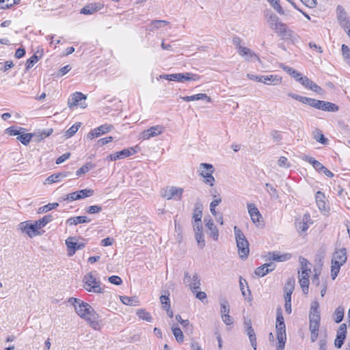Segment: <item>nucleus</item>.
<instances>
[{
	"mask_svg": "<svg viewBox=\"0 0 350 350\" xmlns=\"http://www.w3.org/2000/svg\"><path fill=\"white\" fill-rule=\"evenodd\" d=\"M32 138H33V133H22L21 132L16 137L18 141L25 146L30 142Z\"/></svg>",
	"mask_w": 350,
	"mask_h": 350,
	"instance_id": "obj_35",
	"label": "nucleus"
},
{
	"mask_svg": "<svg viewBox=\"0 0 350 350\" xmlns=\"http://www.w3.org/2000/svg\"><path fill=\"white\" fill-rule=\"evenodd\" d=\"M309 329L310 332L311 342L317 340L319 336V329L320 327L321 316L319 310V304L317 301H313L311 304L309 312Z\"/></svg>",
	"mask_w": 350,
	"mask_h": 350,
	"instance_id": "obj_3",
	"label": "nucleus"
},
{
	"mask_svg": "<svg viewBox=\"0 0 350 350\" xmlns=\"http://www.w3.org/2000/svg\"><path fill=\"white\" fill-rule=\"evenodd\" d=\"M325 196L323 193L319 191L315 195L317 204L320 210L325 211L327 209V204L325 201Z\"/></svg>",
	"mask_w": 350,
	"mask_h": 350,
	"instance_id": "obj_26",
	"label": "nucleus"
},
{
	"mask_svg": "<svg viewBox=\"0 0 350 350\" xmlns=\"http://www.w3.org/2000/svg\"><path fill=\"white\" fill-rule=\"evenodd\" d=\"M234 232L239 255L242 259L247 258L250 252L249 242L243 232L236 226H234Z\"/></svg>",
	"mask_w": 350,
	"mask_h": 350,
	"instance_id": "obj_5",
	"label": "nucleus"
},
{
	"mask_svg": "<svg viewBox=\"0 0 350 350\" xmlns=\"http://www.w3.org/2000/svg\"><path fill=\"white\" fill-rule=\"evenodd\" d=\"M267 255L269 260H273L278 262H284L291 258V254L290 253L280 254L278 252H269Z\"/></svg>",
	"mask_w": 350,
	"mask_h": 350,
	"instance_id": "obj_22",
	"label": "nucleus"
},
{
	"mask_svg": "<svg viewBox=\"0 0 350 350\" xmlns=\"http://www.w3.org/2000/svg\"><path fill=\"white\" fill-rule=\"evenodd\" d=\"M58 206H59L58 203H56V202L49 203L46 205L40 207L38 210V213H46L53 208H55Z\"/></svg>",
	"mask_w": 350,
	"mask_h": 350,
	"instance_id": "obj_44",
	"label": "nucleus"
},
{
	"mask_svg": "<svg viewBox=\"0 0 350 350\" xmlns=\"http://www.w3.org/2000/svg\"><path fill=\"white\" fill-rule=\"evenodd\" d=\"M53 220V216L51 215H47L44 216L42 218L35 221L39 229L45 226L47 224L52 221Z\"/></svg>",
	"mask_w": 350,
	"mask_h": 350,
	"instance_id": "obj_33",
	"label": "nucleus"
},
{
	"mask_svg": "<svg viewBox=\"0 0 350 350\" xmlns=\"http://www.w3.org/2000/svg\"><path fill=\"white\" fill-rule=\"evenodd\" d=\"M335 322L337 323H340L344 317V308L342 307H338L334 312Z\"/></svg>",
	"mask_w": 350,
	"mask_h": 350,
	"instance_id": "obj_45",
	"label": "nucleus"
},
{
	"mask_svg": "<svg viewBox=\"0 0 350 350\" xmlns=\"http://www.w3.org/2000/svg\"><path fill=\"white\" fill-rule=\"evenodd\" d=\"M184 284L190 288L193 293L200 288V279L197 273H194L192 276L189 275V272L185 271L183 278Z\"/></svg>",
	"mask_w": 350,
	"mask_h": 350,
	"instance_id": "obj_11",
	"label": "nucleus"
},
{
	"mask_svg": "<svg viewBox=\"0 0 350 350\" xmlns=\"http://www.w3.org/2000/svg\"><path fill=\"white\" fill-rule=\"evenodd\" d=\"M302 159L306 162H308L314 168L318 171L319 172H321L322 170H323L324 166L319 161H317L314 158L310 157L308 155H304L302 157Z\"/></svg>",
	"mask_w": 350,
	"mask_h": 350,
	"instance_id": "obj_25",
	"label": "nucleus"
},
{
	"mask_svg": "<svg viewBox=\"0 0 350 350\" xmlns=\"http://www.w3.org/2000/svg\"><path fill=\"white\" fill-rule=\"evenodd\" d=\"M21 230L25 232L30 238L34 237L38 234L40 232H38V228L36 223L34 224H28L27 222H21L20 224Z\"/></svg>",
	"mask_w": 350,
	"mask_h": 350,
	"instance_id": "obj_15",
	"label": "nucleus"
},
{
	"mask_svg": "<svg viewBox=\"0 0 350 350\" xmlns=\"http://www.w3.org/2000/svg\"><path fill=\"white\" fill-rule=\"evenodd\" d=\"M83 282L84 283V288L88 291L95 293H103V288L100 287L101 282L96 278V271H91L85 275Z\"/></svg>",
	"mask_w": 350,
	"mask_h": 350,
	"instance_id": "obj_6",
	"label": "nucleus"
},
{
	"mask_svg": "<svg viewBox=\"0 0 350 350\" xmlns=\"http://www.w3.org/2000/svg\"><path fill=\"white\" fill-rule=\"evenodd\" d=\"M172 330L177 342L180 343L183 342L184 340V335L180 328L178 327L172 326Z\"/></svg>",
	"mask_w": 350,
	"mask_h": 350,
	"instance_id": "obj_38",
	"label": "nucleus"
},
{
	"mask_svg": "<svg viewBox=\"0 0 350 350\" xmlns=\"http://www.w3.org/2000/svg\"><path fill=\"white\" fill-rule=\"evenodd\" d=\"M221 306V315H224V314H229L230 313V306L228 304V302L227 300L224 299L220 303Z\"/></svg>",
	"mask_w": 350,
	"mask_h": 350,
	"instance_id": "obj_53",
	"label": "nucleus"
},
{
	"mask_svg": "<svg viewBox=\"0 0 350 350\" xmlns=\"http://www.w3.org/2000/svg\"><path fill=\"white\" fill-rule=\"evenodd\" d=\"M81 126V123L78 122L75 124H73L68 130L66 131L65 133V137L66 138H70L72 135H74L77 131L79 130V127Z\"/></svg>",
	"mask_w": 350,
	"mask_h": 350,
	"instance_id": "obj_43",
	"label": "nucleus"
},
{
	"mask_svg": "<svg viewBox=\"0 0 350 350\" xmlns=\"http://www.w3.org/2000/svg\"><path fill=\"white\" fill-rule=\"evenodd\" d=\"M69 302L73 305L79 316L85 319L94 329H99V315L89 304L74 297L70 298Z\"/></svg>",
	"mask_w": 350,
	"mask_h": 350,
	"instance_id": "obj_2",
	"label": "nucleus"
},
{
	"mask_svg": "<svg viewBox=\"0 0 350 350\" xmlns=\"http://www.w3.org/2000/svg\"><path fill=\"white\" fill-rule=\"evenodd\" d=\"M101 211H102V207L98 205L90 206L86 208V212L90 214L98 213H100Z\"/></svg>",
	"mask_w": 350,
	"mask_h": 350,
	"instance_id": "obj_61",
	"label": "nucleus"
},
{
	"mask_svg": "<svg viewBox=\"0 0 350 350\" xmlns=\"http://www.w3.org/2000/svg\"><path fill=\"white\" fill-rule=\"evenodd\" d=\"M268 1L271 4L273 8L280 14H284V12L279 3V0H268Z\"/></svg>",
	"mask_w": 350,
	"mask_h": 350,
	"instance_id": "obj_55",
	"label": "nucleus"
},
{
	"mask_svg": "<svg viewBox=\"0 0 350 350\" xmlns=\"http://www.w3.org/2000/svg\"><path fill=\"white\" fill-rule=\"evenodd\" d=\"M168 24V22L166 21H163V20H156V21H153L151 23V26H152V28H151V30H154V29H157L164 25H166Z\"/></svg>",
	"mask_w": 350,
	"mask_h": 350,
	"instance_id": "obj_52",
	"label": "nucleus"
},
{
	"mask_svg": "<svg viewBox=\"0 0 350 350\" xmlns=\"http://www.w3.org/2000/svg\"><path fill=\"white\" fill-rule=\"evenodd\" d=\"M38 61V57L36 55H33L30 58H29L26 62V69L29 70Z\"/></svg>",
	"mask_w": 350,
	"mask_h": 350,
	"instance_id": "obj_56",
	"label": "nucleus"
},
{
	"mask_svg": "<svg viewBox=\"0 0 350 350\" xmlns=\"http://www.w3.org/2000/svg\"><path fill=\"white\" fill-rule=\"evenodd\" d=\"M296 100L301 101L303 103L307 104L309 106L313 107L316 109L319 107V103L320 102L319 100H316L311 98H308L305 96H297L296 97Z\"/></svg>",
	"mask_w": 350,
	"mask_h": 350,
	"instance_id": "obj_31",
	"label": "nucleus"
},
{
	"mask_svg": "<svg viewBox=\"0 0 350 350\" xmlns=\"http://www.w3.org/2000/svg\"><path fill=\"white\" fill-rule=\"evenodd\" d=\"M21 0H0V8L8 9L13 5L18 4Z\"/></svg>",
	"mask_w": 350,
	"mask_h": 350,
	"instance_id": "obj_42",
	"label": "nucleus"
},
{
	"mask_svg": "<svg viewBox=\"0 0 350 350\" xmlns=\"http://www.w3.org/2000/svg\"><path fill=\"white\" fill-rule=\"evenodd\" d=\"M53 132V129H49L46 130L38 131L33 133V139L36 142H40L42 139L49 137Z\"/></svg>",
	"mask_w": 350,
	"mask_h": 350,
	"instance_id": "obj_29",
	"label": "nucleus"
},
{
	"mask_svg": "<svg viewBox=\"0 0 350 350\" xmlns=\"http://www.w3.org/2000/svg\"><path fill=\"white\" fill-rule=\"evenodd\" d=\"M257 81L261 82L266 85H278L281 81V78L276 75H260V77H256Z\"/></svg>",
	"mask_w": 350,
	"mask_h": 350,
	"instance_id": "obj_18",
	"label": "nucleus"
},
{
	"mask_svg": "<svg viewBox=\"0 0 350 350\" xmlns=\"http://www.w3.org/2000/svg\"><path fill=\"white\" fill-rule=\"evenodd\" d=\"M267 21L269 27L274 31L277 36L283 40H290L293 44L297 43L299 36L288 26L280 21L278 16L273 13L266 14Z\"/></svg>",
	"mask_w": 350,
	"mask_h": 350,
	"instance_id": "obj_1",
	"label": "nucleus"
},
{
	"mask_svg": "<svg viewBox=\"0 0 350 350\" xmlns=\"http://www.w3.org/2000/svg\"><path fill=\"white\" fill-rule=\"evenodd\" d=\"M165 131V127L162 125H156L152 126L140 133V139L148 140L151 137H154L162 134Z\"/></svg>",
	"mask_w": 350,
	"mask_h": 350,
	"instance_id": "obj_13",
	"label": "nucleus"
},
{
	"mask_svg": "<svg viewBox=\"0 0 350 350\" xmlns=\"http://www.w3.org/2000/svg\"><path fill=\"white\" fill-rule=\"evenodd\" d=\"M247 207L252 221L256 226H258L260 224L262 215L258 208L252 203L247 204Z\"/></svg>",
	"mask_w": 350,
	"mask_h": 350,
	"instance_id": "obj_16",
	"label": "nucleus"
},
{
	"mask_svg": "<svg viewBox=\"0 0 350 350\" xmlns=\"http://www.w3.org/2000/svg\"><path fill=\"white\" fill-rule=\"evenodd\" d=\"M87 96L81 92H76L73 93L68 100V106L72 109L74 107H80L81 108H85L87 104L85 103Z\"/></svg>",
	"mask_w": 350,
	"mask_h": 350,
	"instance_id": "obj_9",
	"label": "nucleus"
},
{
	"mask_svg": "<svg viewBox=\"0 0 350 350\" xmlns=\"http://www.w3.org/2000/svg\"><path fill=\"white\" fill-rule=\"evenodd\" d=\"M103 8V4L100 2L90 3L85 5L81 10V13L88 15L92 14Z\"/></svg>",
	"mask_w": 350,
	"mask_h": 350,
	"instance_id": "obj_19",
	"label": "nucleus"
},
{
	"mask_svg": "<svg viewBox=\"0 0 350 350\" xmlns=\"http://www.w3.org/2000/svg\"><path fill=\"white\" fill-rule=\"evenodd\" d=\"M341 50L344 59L349 61L350 62V49L349 48V46L345 44H342Z\"/></svg>",
	"mask_w": 350,
	"mask_h": 350,
	"instance_id": "obj_60",
	"label": "nucleus"
},
{
	"mask_svg": "<svg viewBox=\"0 0 350 350\" xmlns=\"http://www.w3.org/2000/svg\"><path fill=\"white\" fill-rule=\"evenodd\" d=\"M299 82L305 88H319L307 77L301 76V77L299 78Z\"/></svg>",
	"mask_w": 350,
	"mask_h": 350,
	"instance_id": "obj_39",
	"label": "nucleus"
},
{
	"mask_svg": "<svg viewBox=\"0 0 350 350\" xmlns=\"http://www.w3.org/2000/svg\"><path fill=\"white\" fill-rule=\"evenodd\" d=\"M94 167V165L93 163H92L91 162H88L85 165L81 167L76 172V174H77V176H79L84 174L86 172H89L90 170L93 169Z\"/></svg>",
	"mask_w": 350,
	"mask_h": 350,
	"instance_id": "obj_41",
	"label": "nucleus"
},
{
	"mask_svg": "<svg viewBox=\"0 0 350 350\" xmlns=\"http://www.w3.org/2000/svg\"><path fill=\"white\" fill-rule=\"evenodd\" d=\"M346 338V336H342V334L336 335V338L334 340V345L336 348L340 349L342 346L344 341Z\"/></svg>",
	"mask_w": 350,
	"mask_h": 350,
	"instance_id": "obj_54",
	"label": "nucleus"
},
{
	"mask_svg": "<svg viewBox=\"0 0 350 350\" xmlns=\"http://www.w3.org/2000/svg\"><path fill=\"white\" fill-rule=\"evenodd\" d=\"M200 175L205 178L204 183L210 186L215 183V178L213 176L214 168L213 165L203 163L200 165Z\"/></svg>",
	"mask_w": 350,
	"mask_h": 350,
	"instance_id": "obj_10",
	"label": "nucleus"
},
{
	"mask_svg": "<svg viewBox=\"0 0 350 350\" xmlns=\"http://www.w3.org/2000/svg\"><path fill=\"white\" fill-rule=\"evenodd\" d=\"M136 314L139 319L145 320L148 322H151L152 320V318L149 312H146L144 309L137 310Z\"/></svg>",
	"mask_w": 350,
	"mask_h": 350,
	"instance_id": "obj_40",
	"label": "nucleus"
},
{
	"mask_svg": "<svg viewBox=\"0 0 350 350\" xmlns=\"http://www.w3.org/2000/svg\"><path fill=\"white\" fill-rule=\"evenodd\" d=\"M163 292L164 294L160 296L162 308H170V292L168 291H164Z\"/></svg>",
	"mask_w": 350,
	"mask_h": 350,
	"instance_id": "obj_36",
	"label": "nucleus"
},
{
	"mask_svg": "<svg viewBox=\"0 0 350 350\" xmlns=\"http://www.w3.org/2000/svg\"><path fill=\"white\" fill-rule=\"evenodd\" d=\"M202 216V205L200 202L195 204V208L193 213V218L194 221H201Z\"/></svg>",
	"mask_w": 350,
	"mask_h": 350,
	"instance_id": "obj_32",
	"label": "nucleus"
},
{
	"mask_svg": "<svg viewBox=\"0 0 350 350\" xmlns=\"http://www.w3.org/2000/svg\"><path fill=\"white\" fill-rule=\"evenodd\" d=\"M196 239L198 247L200 249H202L205 246V241L202 232H196Z\"/></svg>",
	"mask_w": 350,
	"mask_h": 350,
	"instance_id": "obj_50",
	"label": "nucleus"
},
{
	"mask_svg": "<svg viewBox=\"0 0 350 350\" xmlns=\"http://www.w3.org/2000/svg\"><path fill=\"white\" fill-rule=\"evenodd\" d=\"M314 138L322 144H327L328 142V139L325 137L324 135L321 131H317V132L314 133Z\"/></svg>",
	"mask_w": 350,
	"mask_h": 350,
	"instance_id": "obj_47",
	"label": "nucleus"
},
{
	"mask_svg": "<svg viewBox=\"0 0 350 350\" xmlns=\"http://www.w3.org/2000/svg\"><path fill=\"white\" fill-rule=\"evenodd\" d=\"M75 239L74 237H68L66 240V245L68 249V256H73L76 251L81 250L85 247L84 243H79L74 241Z\"/></svg>",
	"mask_w": 350,
	"mask_h": 350,
	"instance_id": "obj_17",
	"label": "nucleus"
},
{
	"mask_svg": "<svg viewBox=\"0 0 350 350\" xmlns=\"http://www.w3.org/2000/svg\"><path fill=\"white\" fill-rule=\"evenodd\" d=\"M319 104L318 109L325 111L336 112L339 109L338 105L328 101L320 100Z\"/></svg>",
	"mask_w": 350,
	"mask_h": 350,
	"instance_id": "obj_23",
	"label": "nucleus"
},
{
	"mask_svg": "<svg viewBox=\"0 0 350 350\" xmlns=\"http://www.w3.org/2000/svg\"><path fill=\"white\" fill-rule=\"evenodd\" d=\"M90 221V219H88L86 216H77L70 217L67 219L66 222L70 226L72 225H77L79 224L88 223Z\"/></svg>",
	"mask_w": 350,
	"mask_h": 350,
	"instance_id": "obj_30",
	"label": "nucleus"
},
{
	"mask_svg": "<svg viewBox=\"0 0 350 350\" xmlns=\"http://www.w3.org/2000/svg\"><path fill=\"white\" fill-rule=\"evenodd\" d=\"M185 101H194V100H202L204 103H211V98L208 96L206 94H198L192 96H183L180 97Z\"/></svg>",
	"mask_w": 350,
	"mask_h": 350,
	"instance_id": "obj_21",
	"label": "nucleus"
},
{
	"mask_svg": "<svg viewBox=\"0 0 350 350\" xmlns=\"http://www.w3.org/2000/svg\"><path fill=\"white\" fill-rule=\"evenodd\" d=\"M77 193L79 194V200H81L87 197L92 196L94 194V190L92 189H85L77 191Z\"/></svg>",
	"mask_w": 350,
	"mask_h": 350,
	"instance_id": "obj_48",
	"label": "nucleus"
},
{
	"mask_svg": "<svg viewBox=\"0 0 350 350\" xmlns=\"http://www.w3.org/2000/svg\"><path fill=\"white\" fill-rule=\"evenodd\" d=\"M14 66L12 61H6L5 64L0 63V70L6 72Z\"/></svg>",
	"mask_w": 350,
	"mask_h": 350,
	"instance_id": "obj_62",
	"label": "nucleus"
},
{
	"mask_svg": "<svg viewBox=\"0 0 350 350\" xmlns=\"http://www.w3.org/2000/svg\"><path fill=\"white\" fill-rule=\"evenodd\" d=\"M295 287V281L292 279H288L286 282L284 288V293H293Z\"/></svg>",
	"mask_w": 350,
	"mask_h": 350,
	"instance_id": "obj_51",
	"label": "nucleus"
},
{
	"mask_svg": "<svg viewBox=\"0 0 350 350\" xmlns=\"http://www.w3.org/2000/svg\"><path fill=\"white\" fill-rule=\"evenodd\" d=\"M25 129L20 127L19 129H16L14 127H9L6 129V133L10 135H19L21 134V131H24Z\"/></svg>",
	"mask_w": 350,
	"mask_h": 350,
	"instance_id": "obj_59",
	"label": "nucleus"
},
{
	"mask_svg": "<svg viewBox=\"0 0 350 350\" xmlns=\"http://www.w3.org/2000/svg\"><path fill=\"white\" fill-rule=\"evenodd\" d=\"M70 174V172H59L49 176L45 180V184H51L59 182L62 178H66Z\"/></svg>",
	"mask_w": 350,
	"mask_h": 350,
	"instance_id": "obj_24",
	"label": "nucleus"
},
{
	"mask_svg": "<svg viewBox=\"0 0 350 350\" xmlns=\"http://www.w3.org/2000/svg\"><path fill=\"white\" fill-rule=\"evenodd\" d=\"M299 262L301 267V275H309V272H310V269L308 267V261L305 258L300 256L299 258Z\"/></svg>",
	"mask_w": 350,
	"mask_h": 350,
	"instance_id": "obj_34",
	"label": "nucleus"
},
{
	"mask_svg": "<svg viewBox=\"0 0 350 350\" xmlns=\"http://www.w3.org/2000/svg\"><path fill=\"white\" fill-rule=\"evenodd\" d=\"M337 18L340 25L342 27H349V22L347 19V14L345 9L341 5H338L336 8Z\"/></svg>",
	"mask_w": 350,
	"mask_h": 350,
	"instance_id": "obj_20",
	"label": "nucleus"
},
{
	"mask_svg": "<svg viewBox=\"0 0 350 350\" xmlns=\"http://www.w3.org/2000/svg\"><path fill=\"white\" fill-rule=\"evenodd\" d=\"M265 187L267 188V192L270 194L271 196L278 198V192L275 187H273L271 184L266 183Z\"/></svg>",
	"mask_w": 350,
	"mask_h": 350,
	"instance_id": "obj_63",
	"label": "nucleus"
},
{
	"mask_svg": "<svg viewBox=\"0 0 350 350\" xmlns=\"http://www.w3.org/2000/svg\"><path fill=\"white\" fill-rule=\"evenodd\" d=\"M120 298L122 302L127 306H136L138 304V300L135 297L120 296Z\"/></svg>",
	"mask_w": 350,
	"mask_h": 350,
	"instance_id": "obj_37",
	"label": "nucleus"
},
{
	"mask_svg": "<svg viewBox=\"0 0 350 350\" xmlns=\"http://www.w3.org/2000/svg\"><path fill=\"white\" fill-rule=\"evenodd\" d=\"M347 259V250L344 247L333 253L331 260V277L332 280H334L337 277L340 267L346 262Z\"/></svg>",
	"mask_w": 350,
	"mask_h": 350,
	"instance_id": "obj_4",
	"label": "nucleus"
},
{
	"mask_svg": "<svg viewBox=\"0 0 350 350\" xmlns=\"http://www.w3.org/2000/svg\"><path fill=\"white\" fill-rule=\"evenodd\" d=\"M96 129L101 135L111 131L113 129V126L111 124H105L97 127Z\"/></svg>",
	"mask_w": 350,
	"mask_h": 350,
	"instance_id": "obj_49",
	"label": "nucleus"
},
{
	"mask_svg": "<svg viewBox=\"0 0 350 350\" xmlns=\"http://www.w3.org/2000/svg\"><path fill=\"white\" fill-rule=\"evenodd\" d=\"M204 221L206 222V226L211 231V236L214 240H217L219 237V232L217 227L214 224L213 221L211 219L208 220L204 219Z\"/></svg>",
	"mask_w": 350,
	"mask_h": 350,
	"instance_id": "obj_27",
	"label": "nucleus"
},
{
	"mask_svg": "<svg viewBox=\"0 0 350 350\" xmlns=\"http://www.w3.org/2000/svg\"><path fill=\"white\" fill-rule=\"evenodd\" d=\"M310 221V216L304 215L302 221L296 223V228L299 233L306 232L308 228V221Z\"/></svg>",
	"mask_w": 350,
	"mask_h": 350,
	"instance_id": "obj_28",
	"label": "nucleus"
},
{
	"mask_svg": "<svg viewBox=\"0 0 350 350\" xmlns=\"http://www.w3.org/2000/svg\"><path fill=\"white\" fill-rule=\"evenodd\" d=\"M276 313L277 317L275 328L279 343L278 348L284 349L286 341V326L284 324V317L282 316V309L278 308Z\"/></svg>",
	"mask_w": 350,
	"mask_h": 350,
	"instance_id": "obj_7",
	"label": "nucleus"
},
{
	"mask_svg": "<svg viewBox=\"0 0 350 350\" xmlns=\"http://www.w3.org/2000/svg\"><path fill=\"white\" fill-rule=\"evenodd\" d=\"M161 78H164L168 81H174L181 83H186L189 81H198L200 79V76L190 72L184 73H175L171 75H161Z\"/></svg>",
	"mask_w": 350,
	"mask_h": 350,
	"instance_id": "obj_8",
	"label": "nucleus"
},
{
	"mask_svg": "<svg viewBox=\"0 0 350 350\" xmlns=\"http://www.w3.org/2000/svg\"><path fill=\"white\" fill-rule=\"evenodd\" d=\"M137 146H135V148H129L126 149H123L119 152H116L113 154L109 155L107 157V159L110 161H116L129 157L137 152Z\"/></svg>",
	"mask_w": 350,
	"mask_h": 350,
	"instance_id": "obj_14",
	"label": "nucleus"
},
{
	"mask_svg": "<svg viewBox=\"0 0 350 350\" xmlns=\"http://www.w3.org/2000/svg\"><path fill=\"white\" fill-rule=\"evenodd\" d=\"M239 53L241 56H250V57H254L258 58V57L251 51L250 49L243 46H239Z\"/></svg>",
	"mask_w": 350,
	"mask_h": 350,
	"instance_id": "obj_46",
	"label": "nucleus"
},
{
	"mask_svg": "<svg viewBox=\"0 0 350 350\" xmlns=\"http://www.w3.org/2000/svg\"><path fill=\"white\" fill-rule=\"evenodd\" d=\"M268 273L267 269H266L264 265L258 267L255 269V274L258 277H263Z\"/></svg>",
	"mask_w": 350,
	"mask_h": 350,
	"instance_id": "obj_57",
	"label": "nucleus"
},
{
	"mask_svg": "<svg viewBox=\"0 0 350 350\" xmlns=\"http://www.w3.org/2000/svg\"><path fill=\"white\" fill-rule=\"evenodd\" d=\"M109 282L115 285H120L122 283V279L118 275H112L108 278Z\"/></svg>",
	"mask_w": 350,
	"mask_h": 350,
	"instance_id": "obj_64",
	"label": "nucleus"
},
{
	"mask_svg": "<svg viewBox=\"0 0 350 350\" xmlns=\"http://www.w3.org/2000/svg\"><path fill=\"white\" fill-rule=\"evenodd\" d=\"M183 189L181 187H170L164 189L162 191L161 196L167 200L174 198L176 200H180L182 198Z\"/></svg>",
	"mask_w": 350,
	"mask_h": 350,
	"instance_id": "obj_12",
	"label": "nucleus"
},
{
	"mask_svg": "<svg viewBox=\"0 0 350 350\" xmlns=\"http://www.w3.org/2000/svg\"><path fill=\"white\" fill-rule=\"evenodd\" d=\"M77 200H79V194L77 193V191L68 193L63 198V200H68L70 202Z\"/></svg>",
	"mask_w": 350,
	"mask_h": 350,
	"instance_id": "obj_58",
	"label": "nucleus"
}]
</instances>
